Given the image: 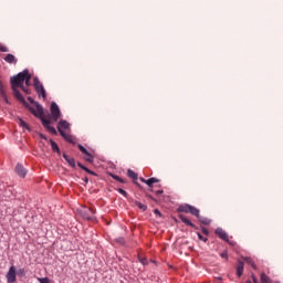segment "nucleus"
<instances>
[{
    "mask_svg": "<svg viewBox=\"0 0 283 283\" xmlns=\"http://www.w3.org/2000/svg\"><path fill=\"white\" fill-rule=\"evenodd\" d=\"M106 224H112V221H107Z\"/></svg>",
    "mask_w": 283,
    "mask_h": 283,
    "instance_id": "nucleus-55",
    "label": "nucleus"
},
{
    "mask_svg": "<svg viewBox=\"0 0 283 283\" xmlns=\"http://www.w3.org/2000/svg\"><path fill=\"white\" fill-rule=\"evenodd\" d=\"M157 187H159V188H160V187H163V186H161V185H158Z\"/></svg>",
    "mask_w": 283,
    "mask_h": 283,
    "instance_id": "nucleus-58",
    "label": "nucleus"
},
{
    "mask_svg": "<svg viewBox=\"0 0 283 283\" xmlns=\"http://www.w3.org/2000/svg\"><path fill=\"white\" fill-rule=\"evenodd\" d=\"M197 237H198V240H200L201 242H205V244L209 242V238L202 235V233L199 231H197Z\"/></svg>",
    "mask_w": 283,
    "mask_h": 283,
    "instance_id": "nucleus-29",
    "label": "nucleus"
},
{
    "mask_svg": "<svg viewBox=\"0 0 283 283\" xmlns=\"http://www.w3.org/2000/svg\"><path fill=\"white\" fill-rule=\"evenodd\" d=\"M275 283H280V281H275Z\"/></svg>",
    "mask_w": 283,
    "mask_h": 283,
    "instance_id": "nucleus-59",
    "label": "nucleus"
},
{
    "mask_svg": "<svg viewBox=\"0 0 283 283\" xmlns=\"http://www.w3.org/2000/svg\"><path fill=\"white\" fill-rule=\"evenodd\" d=\"M3 61H6V63H9V65H17V63H19V60L12 53L6 54Z\"/></svg>",
    "mask_w": 283,
    "mask_h": 283,
    "instance_id": "nucleus-15",
    "label": "nucleus"
},
{
    "mask_svg": "<svg viewBox=\"0 0 283 283\" xmlns=\"http://www.w3.org/2000/svg\"><path fill=\"white\" fill-rule=\"evenodd\" d=\"M126 176L128 178H130V180H133V182H135L136 180H138V172L134 171L132 168L127 169Z\"/></svg>",
    "mask_w": 283,
    "mask_h": 283,
    "instance_id": "nucleus-21",
    "label": "nucleus"
},
{
    "mask_svg": "<svg viewBox=\"0 0 283 283\" xmlns=\"http://www.w3.org/2000/svg\"><path fill=\"white\" fill-rule=\"evenodd\" d=\"M0 98H2L6 105H12L10 97L8 96V91H6V86L3 85L2 81H0Z\"/></svg>",
    "mask_w": 283,
    "mask_h": 283,
    "instance_id": "nucleus-8",
    "label": "nucleus"
},
{
    "mask_svg": "<svg viewBox=\"0 0 283 283\" xmlns=\"http://www.w3.org/2000/svg\"><path fill=\"white\" fill-rule=\"evenodd\" d=\"M41 83V80H39V76H34L33 77V87L35 86V85H39Z\"/></svg>",
    "mask_w": 283,
    "mask_h": 283,
    "instance_id": "nucleus-44",
    "label": "nucleus"
},
{
    "mask_svg": "<svg viewBox=\"0 0 283 283\" xmlns=\"http://www.w3.org/2000/svg\"><path fill=\"white\" fill-rule=\"evenodd\" d=\"M260 282L261 283H273V280H271V276L266 275V273L262 272L260 274Z\"/></svg>",
    "mask_w": 283,
    "mask_h": 283,
    "instance_id": "nucleus-24",
    "label": "nucleus"
},
{
    "mask_svg": "<svg viewBox=\"0 0 283 283\" xmlns=\"http://www.w3.org/2000/svg\"><path fill=\"white\" fill-rule=\"evenodd\" d=\"M153 264H157L156 261H153Z\"/></svg>",
    "mask_w": 283,
    "mask_h": 283,
    "instance_id": "nucleus-57",
    "label": "nucleus"
},
{
    "mask_svg": "<svg viewBox=\"0 0 283 283\" xmlns=\"http://www.w3.org/2000/svg\"><path fill=\"white\" fill-rule=\"evenodd\" d=\"M49 143L51 145L53 154H57V156H63V153H61V147H59V144L54 142V139H49Z\"/></svg>",
    "mask_w": 283,
    "mask_h": 283,
    "instance_id": "nucleus-16",
    "label": "nucleus"
},
{
    "mask_svg": "<svg viewBox=\"0 0 283 283\" xmlns=\"http://www.w3.org/2000/svg\"><path fill=\"white\" fill-rule=\"evenodd\" d=\"M30 74V70L24 69L22 72H19L18 74L10 77L9 83L12 96H17L18 98L23 99V94H25V96H30L32 94V88L23 85V82L29 77Z\"/></svg>",
    "mask_w": 283,
    "mask_h": 283,
    "instance_id": "nucleus-2",
    "label": "nucleus"
},
{
    "mask_svg": "<svg viewBox=\"0 0 283 283\" xmlns=\"http://www.w3.org/2000/svg\"><path fill=\"white\" fill-rule=\"evenodd\" d=\"M198 222H200L201 227H209V224H211V219L209 218H205L202 216H200V212H199V217H196Z\"/></svg>",
    "mask_w": 283,
    "mask_h": 283,
    "instance_id": "nucleus-20",
    "label": "nucleus"
},
{
    "mask_svg": "<svg viewBox=\"0 0 283 283\" xmlns=\"http://www.w3.org/2000/svg\"><path fill=\"white\" fill-rule=\"evenodd\" d=\"M113 180H116V182H120L122 185H127V180L123 179L118 175L113 176Z\"/></svg>",
    "mask_w": 283,
    "mask_h": 283,
    "instance_id": "nucleus-32",
    "label": "nucleus"
},
{
    "mask_svg": "<svg viewBox=\"0 0 283 283\" xmlns=\"http://www.w3.org/2000/svg\"><path fill=\"white\" fill-rule=\"evenodd\" d=\"M76 147L81 151V154L84 155L83 160H85V163H88V165H94V155L90 153V150H87V148H85V146H83L82 144H77Z\"/></svg>",
    "mask_w": 283,
    "mask_h": 283,
    "instance_id": "nucleus-6",
    "label": "nucleus"
},
{
    "mask_svg": "<svg viewBox=\"0 0 283 283\" xmlns=\"http://www.w3.org/2000/svg\"><path fill=\"white\" fill-rule=\"evenodd\" d=\"M62 157L67 163L69 167H71V169H76V167H78V161H76L74 157H70L67 153H62Z\"/></svg>",
    "mask_w": 283,
    "mask_h": 283,
    "instance_id": "nucleus-9",
    "label": "nucleus"
},
{
    "mask_svg": "<svg viewBox=\"0 0 283 283\" xmlns=\"http://www.w3.org/2000/svg\"><path fill=\"white\" fill-rule=\"evenodd\" d=\"M171 220H174V222L176 224H180V218H176V217L171 216Z\"/></svg>",
    "mask_w": 283,
    "mask_h": 283,
    "instance_id": "nucleus-48",
    "label": "nucleus"
},
{
    "mask_svg": "<svg viewBox=\"0 0 283 283\" xmlns=\"http://www.w3.org/2000/svg\"><path fill=\"white\" fill-rule=\"evenodd\" d=\"M78 213L83 220H86L87 222H94L96 220V217L90 216V213L86 210H78Z\"/></svg>",
    "mask_w": 283,
    "mask_h": 283,
    "instance_id": "nucleus-17",
    "label": "nucleus"
},
{
    "mask_svg": "<svg viewBox=\"0 0 283 283\" xmlns=\"http://www.w3.org/2000/svg\"><path fill=\"white\" fill-rule=\"evenodd\" d=\"M77 167L82 169V171H85V174H88L90 176H95V178H98V174L92 169H88L87 166H85L83 163L77 161Z\"/></svg>",
    "mask_w": 283,
    "mask_h": 283,
    "instance_id": "nucleus-14",
    "label": "nucleus"
},
{
    "mask_svg": "<svg viewBox=\"0 0 283 283\" xmlns=\"http://www.w3.org/2000/svg\"><path fill=\"white\" fill-rule=\"evenodd\" d=\"M176 213H178V218L182 224L186 227H190V229H195V231H200V227L196 226V223L191 222L189 217L185 216L184 213H189L195 218L199 217L200 209L196 208V206H191L190 203H181L177 207Z\"/></svg>",
    "mask_w": 283,
    "mask_h": 283,
    "instance_id": "nucleus-3",
    "label": "nucleus"
},
{
    "mask_svg": "<svg viewBox=\"0 0 283 283\" xmlns=\"http://www.w3.org/2000/svg\"><path fill=\"white\" fill-rule=\"evenodd\" d=\"M129 202H134V205H136V207H138V209H140V211H147V205H144L143 202L138 201V200H134V199H128Z\"/></svg>",
    "mask_w": 283,
    "mask_h": 283,
    "instance_id": "nucleus-22",
    "label": "nucleus"
},
{
    "mask_svg": "<svg viewBox=\"0 0 283 283\" xmlns=\"http://www.w3.org/2000/svg\"><path fill=\"white\" fill-rule=\"evenodd\" d=\"M116 191H118V193H120L122 196H124V198H127L128 202H129V199L132 200V197H129V193H127L125 191V189L123 188H115Z\"/></svg>",
    "mask_w": 283,
    "mask_h": 283,
    "instance_id": "nucleus-27",
    "label": "nucleus"
},
{
    "mask_svg": "<svg viewBox=\"0 0 283 283\" xmlns=\"http://www.w3.org/2000/svg\"><path fill=\"white\" fill-rule=\"evenodd\" d=\"M115 242H117V244H122V247H124V244H125V238L119 237V238L115 239Z\"/></svg>",
    "mask_w": 283,
    "mask_h": 283,
    "instance_id": "nucleus-40",
    "label": "nucleus"
},
{
    "mask_svg": "<svg viewBox=\"0 0 283 283\" xmlns=\"http://www.w3.org/2000/svg\"><path fill=\"white\" fill-rule=\"evenodd\" d=\"M148 181L150 182H147V187H148V191H150V193H154V185L160 182V179L156 178V177H150L148 178Z\"/></svg>",
    "mask_w": 283,
    "mask_h": 283,
    "instance_id": "nucleus-18",
    "label": "nucleus"
},
{
    "mask_svg": "<svg viewBox=\"0 0 283 283\" xmlns=\"http://www.w3.org/2000/svg\"><path fill=\"white\" fill-rule=\"evenodd\" d=\"M107 176H109L111 178H113L114 179V176H116V174H114V172H107Z\"/></svg>",
    "mask_w": 283,
    "mask_h": 283,
    "instance_id": "nucleus-50",
    "label": "nucleus"
},
{
    "mask_svg": "<svg viewBox=\"0 0 283 283\" xmlns=\"http://www.w3.org/2000/svg\"><path fill=\"white\" fill-rule=\"evenodd\" d=\"M145 197L148 198V200H153V202H158V199L154 198L147 190L144 191Z\"/></svg>",
    "mask_w": 283,
    "mask_h": 283,
    "instance_id": "nucleus-36",
    "label": "nucleus"
},
{
    "mask_svg": "<svg viewBox=\"0 0 283 283\" xmlns=\"http://www.w3.org/2000/svg\"><path fill=\"white\" fill-rule=\"evenodd\" d=\"M200 231L203 235H206L208 238V235H211V231H209V229L205 226H200Z\"/></svg>",
    "mask_w": 283,
    "mask_h": 283,
    "instance_id": "nucleus-31",
    "label": "nucleus"
},
{
    "mask_svg": "<svg viewBox=\"0 0 283 283\" xmlns=\"http://www.w3.org/2000/svg\"><path fill=\"white\" fill-rule=\"evenodd\" d=\"M57 129V130H56ZM56 134H53V136H63V134H67V132H72V124H70V122H67L66 119H60L57 122V126H56Z\"/></svg>",
    "mask_w": 283,
    "mask_h": 283,
    "instance_id": "nucleus-5",
    "label": "nucleus"
},
{
    "mask_svg": "<svg viewBox=\"0 0 283 283\" xmlns=\"http://www.w3.org/2000/svg\"><path fill=\"white\" fill-rule=\"evenodd\" d=\"M133 184L135 185V187H137V189H139V191H146L145 187H143V185H140V182H138V180L133 181Z\"/></svg>",
    "mask_w": 283,
    "mask_h": 283,
    "instance_id": "nucleus-35",
    "label": "nucleus"
},
{
    "mask_svg": "<svg viewBox=\"0 0 283 283\" xmlns=\"http://www.w3.org/2000/svg\"><path fill=\"white\" fill-rule=\"evenodd\" d=\"M138 180H140V182H144V185H147V182H150L149 179H145L144 177H138Z\"/></svg>",
    "mask_w": 283,
    "mask_h": 283,
    "instance_id": "nucleus-47",
    "label": "nucleus"
},
{
    "mask_svg": "<svg viewBox=\"0 0 283 283\" xmlns=\"http://www.w3.org/2000/svg\"><path fill=\"white\" fill-rule=\"evenodd\" d=\"M17 265L12 264L6 274L7 283H17Z\"/></svg>",
    "mask_w": 283,
    "mask_h": 283,
    "instance_id": "nucleus-7",
    "label": "nucleus"
},
{
    "mask_svg": "<svg viewBox=\"0 0 283 283\" xmlns=\"http://www.w3.org/2000/svg\"><path fill=\"white\" fill-rule=\"evenodd\" d=\"M118 261H119V262H123V259H122V258H118Z\"/></svg>",
    "mask_w": 283,
    "mask_h": 283,
    "instance_id": "nucleus-56",
    "label": "nucleus"
},
{
    "mask_svg": "<svg viewBox=\"0 0 283 283\" xmlns=\"http://www.w3.org/2000/svg\"><path fill=\"white\" fill-rule=\"evenodd\" d=\"M39 98H48V91H45V87L44 88H41L39 92H36Z\"/></svg>",
    "mask_w": 283,
    "mask_h": 283,
    "instance_id": "nucleus-28",
    "label": "nucleus"
},
{
    "mask_svg": "<svg viewBox=\"0 0 283 283\" xmlns=\"http://www.w3.org/2000/svg\"><path fill=\"white\" fill-rule=\"evenodd\" d=\"M216 280L217 282H222V276H217Z\"/></svg>",
    "mask_w": 283,
    "mask_h": 283,
    "instance_id": "nucleus-53",
    "label": "nucleus"
},
{
    "mask_svg": "<svg viewBox=\"0 0 283 283\" xmlns=\"http://www.w3.org/2000/svg\"><path fill=\"white\" fill-rule=\"evenodd\" d=\"M220 258H222L223 260H229V250H223L220 253Z\"/></svg>",
    "mask_w": 283,
    "mask_h": 283,
    "instance_id": "nucleus-37",
    "label": "nucleus"
},
{
    "mask_svg": "<svg viewBox=\"0 0 283 283\" xmlns=\"http://www.w3.org/2000/svg\"><path fill=\"white\" fill-rule=\"evenodd\" d=\"M83 180H84L85 185H87L90 182V178H87V177H84Z\"/></svg>",
    "mask_w": 283,
    "mask_h": 283,
    "instance_id": "nucleus-51",
    "label": "nucleus"
},
{
    "mask_svg": "<svg viewBox=\"0 0 283 283\" xmlns=\"http://www.w3.org/2000/svg\"><path fill=\"white\" fill-rule=\"evenodd\" d=\"M245 283H253V282H251V280H247Z\"/></svg>",
    "mask_w": 283,
    "mask_h": 283,
    "instance_id": "nucleus-54",
    "label": "nucleus"
},
{
    "mask_svg": "<svg viewBox=\"0 0 283 283\" xmlns=\"http://www.w3.org/2000/svg\"><path fill=\"white\" fill-rule=\"evenodd\" d=\"M88 211H90L93 216L96 214V207L91 206V207L88 208Z\"/></svg>",
    "mask_w": 283,
    "mask_h": 283,
    "instance_id": "nucleus-45",
    "label": "nucleus"
},
{
    "mask_svg": "<svg viewBox=\"0 0 283 283\" xmlns=\"http://www.w3.org/2000/svg\"><path fill=\"white\" fill-rule=\"evenodd\" d=\"M39 283H52V280L48 276L44 277H36Z\"/></svg>",
    "mask_w": 283,
    "mask_h": 283,
    "instance_id": "nucleus-33",
    "label": "nucleus"
},
{
    "mask_svg": "<svg viewBox=\"0 0 283 283\" xmlns=\"http://www.w3.org/2000/svg\"><path fill=\"white\" fill-rule=\"evenodd\" d=\"M36 136H39V138H40L41 140H50V139L48 138V135H45V134H43V133H41V132L34 130V132H33V138H36Z\"/></svg>",
    "mask_w": 283,
    "mask_h": 283,
    "instance_id": "nucleus-26",
    "label": "nucleus"
},
{
    "mask_svg": "<svg viewBox=\"0 0 283 283\" xmlns=\"http://www.w3.org/2000/svg\"><path fill=\"white\" fill-rule=\"evenodd\" d=\"M32 73L29 75V77L23 82V85H25V87H30L32 85Z\"/></svg>",
    "mask_w": 283,
    "mask_h": 283,
    "instance_id": "nucleus-34",
    "label": "nucleus"
},
{
    "mask_svg": "<svg viewBox=\"0 0 283 283\" xmlns=\"http://www.w3.org/2000/svg\"><path fill=\"white\" fill-rule=\"evenodd\" d=\"M214 234L217 235V238H219V240H222L223 242H229V233H227V231H224L222 228H217L214 230Z\"/></svg>",
    "mask_w": 283,
    "mask_h": 283,
    "instance_id": "nucleus-11",
    "label": "nucleus"
},
{
    "mask_svg": "<svg viewBox=\"0 0 283 283\" xmlns=\"http://www.w3.org/2000/svg\"><path fill=\"white\" fill-rule=\"evenodd\" d=\"M136 229H142V227L136 223H130V231H136Z\"/></svg>",
    "mask_w": 283,
    "mask_h": 283,
    "instance_id": "nucleus-42",
    "label": "nucleus"
},
{
    "mask_svg": "<svg viewBox=\"0 0 283 283\" xmlns=\"http://www.w3.org/2000/svg\"><path fill=\"white\" fill-rule=\"evenodd\" d=\"M227 244H229L230 247H235V241H230V239H228V241H226Z\"/></svg>",
    "mask_w": 283,
    "mask_h": 283,
    "instance_id": "nucleus-49",
    "label": "nucleus"
},
{
    "mask_svg": "<svg viewBox=\"0 0 283 283\" xmlns=\"http://www.w3.org/2000/svg\"><path fill=\"white\" fill-rule=\"evenodd\" d=\"M153 213H155V216H158V218H165V216L163 214V212H160L158 208H155L153 210Z\"/></svg>",
    "mask_w": 283,
    "mask_h": 283,
    "instance_id": "nucleus-38",
    "label": "nucleus"
},
{
    "mask_svg": "<svg viewBox=\"0 0 283 283\" xmlns=\"http://www.w3.org/2000/svg\"><path fill=\"white\" fill-rule=\"evenodd\" d=\"M0 52H10V49H8V46H6V44L0 43Z\"/></svg>",
    "mask_w": 283,
    "mask_h": 283,
    "instance_id": "nucleus-39",
    "label": "nucleus"
},
{
    "mask_svg": "<svg viewBox=\"0 0 283 283\" xmlns=\"http://www.w3.org/2000/svg\"><path fill=\"white\" fill-rule=\"evenodd\" d=\"M154 193L156 195V196H163V193H165V190H163V189H159V190H154Z\"/></svg>",
    "mask_w": 283,
    "mask_h": 283,
    "instance_id": "nucleus-46",
    "label": "nucleus"
},
{
    "mask_svg": "<svg viewBox=\"0 0 283 283\" xmlns=\"http://www.w3.org/2000/svg\"><path fill=\"white\" fill-rule=\"evenodd\" d=\"M51 112V113H50ZM50 112L44 109V114H48L50 123H59V119L63 117V113H61V107L56 102H51Z\"/></svg>",
    "mask_w": 283,
    "mask_h": 283,
    "instance_id": "nucleus-4",
    "label": "nucleus"
},
{
    "mask_svg": "<svg viewBox=\"0 0 283 283\" xmlns=\"http://www.w3.org/2000/svg\"><path fill=\"white\" fill-rule=\"evenodd\" d=\"M13 98L20 103L24 109H28V112H30L34 118H38V120L41 122L42 127H44L49 134H56V128L54 125H52V122L44 117L45 108L41 103L34 99V97L28 96L25 99V96L22 94V99L17 96H13Z\"/></svg>",
    "mask_w": 283,
    "mask_h": 283,
    "instance_id": "nucleus-1",
    "label": "nucleus"
},
{
    "mask_svg": "<svg viewBox=\"0 0 283 283\" xmlns=\"http://www.w3.org/2000/svg\"><path fill=\"white\" fill-rule=\"evenodd\" d=\"M61 137L63 138V140H65V143H69L70 145H76V137H74L73 135L62 133Z\"/></svg>",
    "mask_w": 283,
    "mask_h": 283,
    "instance_id": "nucleus-19",
    "label": "nucleus"
},
{
    "mask_svg": "<svg viewBox=\"0 0 283 283\" xmlns=\"http://www.w3.org/2000/svg\"><path fill=\"white\" fill-rule=\"evenodd\" d=\"M35 92H39L40 90H43L45 86H43V83H39L38 85L33 86Z\"/></svg>",
    "mask_w": 283,
    "mask_h": 283,
    "instance_id": "nucleus-41",
    "label": "nucleus"
},
{
    "mask_svg": "<svg viewBox=\"0 0 283 283\" xmlns=\"http://www.w3.org/2000/svg\"><path fill=\"white\" fill-rule=\"evenodd\" d=\"M252 283H261L260 280H258V276L254 273H251Z\"/></svg>",
    "mask_w": 283,
    "mask_h": 283,
    "instance_id": "nucleus-43",
    "label": "nucleus"
},
{
    "mask_svg": "<svg viewBox=\"0 0 283 283\" xmlns=\"http://www.w3.org/2000/svg\"><path fill=\"white\" fill-rule=\"evenodd\" d=\"M14 171L19 176V178H25V176H28V169L23 167V164H17Z\"/></svg>",
    "mask_w": 283,
    "mask_h": 283,
    "instance_id": "nucleus-12",
    "label": "nucleus"
},
{
    "mask_svg": "<svg viewBox=\"0 0 283 283\" xmlns=\"http://www.w3.org/2000/svg\"><path fill=\"white\" fill-rule=\"evenodd\" d=\"M73 185V187H78V189L81 190V191H83V188H81L77 184H72Z\"/></svg>",
    "mask_w": 283,
    "mask_h": 283,
    "instance_id": "nucleus-52",
    "label": "nucleus"
},
{
    "mask_svg": "<svg viewBox=\"0 0 283 283\" xmlns=\"http://www.w3.org/2000/svg\"><path fill=\"white\" fill-rule=\"evenodd\" d=\"M138 262H140V264H143V266H147L149 264V261H147V259L144 255H138Z\"/></svg>",
    "mask_w": 283,
    "mask_h": 283,
    "instance_id": "nucleus-30",
    "label": "nucleus"
},
{
    "mask_svg": "<svg viewBox=\"0 0 283 283\" xmlns=\"http://www.w3.org/2000/svg\"><path fill=\"white\" fill-rule=\"evenodd\" d=\"M17 275H18L19 280H23V277H25V275H28V270L23 269V268H20V269L17 268Z\"/></svg>",
    "mask_w": 283,
    "mask_h": 283,
    "instance_id": "nucleus-25",
    "label": "nucleus"
},
{
    "mask_svg": "<svg viewBox=\"0 0 283 283\" xmlns=\"http://www.w3.org/2000/svg\"><path fill=\"white\" fill-rule=\"evenodd\" d=\"M243 262H245V264H248L249 266H252L254 269V271H258V265H255V262L253 261V259H251L250 256H245L243 258Z\"/></svg>",
    "mask_w": 283,
    "mask_h": 283,
    "instance_id": "nucleus-23",
    "label": "nucleus"
},
{
    "mask_svg": "<svg viewBox=\"0 0 283 283\" xmlns=\"http://www.w3.org/2000/svg\"><path fill=\"white\" fill-rule=\"evenodd\" d=\"M235 275L237 277H242V275H244V261L242 260L237 261Z\"/></svg>",
    "mask_w": 283,
    "mask_h": 283,
    "instance_id": "nucleus-13",
    "label": "nucleus"
},
{
    "mask_svg": "<svg viewBox=\"0 0 283 283\" xmlns=\"http://www.w3.org/2000/svg\"><path fill=\"white\" fill-rule=\"evenodd\" d=\"M15 123H18L19 127H22V129L27 132H34V129L31 128L30 124L25 122L21 116L15 117Z\"/></svg>",
    "mask_w": 283,
    "mask_h": 283,
    "instance_id": "nucleus-10",
    "label": "nucleus"
}]
</instances>
